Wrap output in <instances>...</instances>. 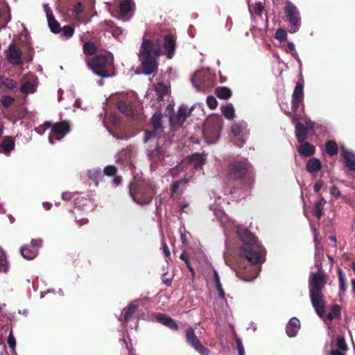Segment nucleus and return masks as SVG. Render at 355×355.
I'll return each mask as SVG.
<instances>
[{"label": "nucleus", "instance_id": "f257e3e1", "mask_svg": "<svg viewBox=\"0 0 355 355\" xmlns=\"http://www.w3.org/2000/svg\"><path fill=\"white\" fill-rule=\"evenodd\" d=\"M176 40L168 34L161 39L151 40L145 34L139 49L138 58L141 62L142 71L146 75H150L158 69V59L162 55H166L171 59L175 51Z\"/></svg>", "mask_w": 355, "mask_h": 355}, {"label": "nucleus", "instance_id": "f03ea898", "mask_svg": "<svg viewBox=\"0 0 355 355\" xmlns=\"http://www.w3.org/2000/svg\"><path fill=\"white\" fill-rule=\"evenodd\" d=\"M238 235L242 241L238 250L239 255L248 263H239L236 268V274L241 279L250 282L258 275V271L254 265L261 262V254L265 252V250L259 243L257 238L248 229L239 228Z\"/></svg>", "mask_w": 355, "mask_h": 355}, {"label": "nucleus", "instance_id": "7ed1b4c3", "mask_svg": "<svg viewBox=\"0 0 355 355\" xmlns=\"http://www.w3.org/2000/svg\"><path fill=\"white\" fill-rule=\"evenodd\" d=\"M326 283V276L322 271L312 273L309 280L310 300L316 313L320 318H322L325 313V300L322 290Z\"/></svg>", "mask_w": 355, "mask_h": 355}, {"label": "nucleus", "instance_id": "20e7f679", "mask_svg": "<svg viewBox=\"0 0 355 355\" xmlns=\"http://www.w3.org/2000/svg\"><path fill=\"white\" fill-rule=\"evenodd\" d=\"M129 193L132 200L139 205H148L156 194V186L149 180L134 178L129 184Z\"/></svg>", "mask_w": 355, "mask_h": 355}, {"label": "nucleus", "instance_id": "39448f33", "mask_svg": "<svg viewBox=\"0 0 355 355\" xmlns=\"http://www.w3.org/2000/svg\"><path fill=\"white\" fill-rule=\"evenodd\" d=\"M227 176L233 180H242L244 189L250 190L254 183L251 164L247 159L235 161L228 165Z\"/></svg>", "mask_w": 355, "mask_h": 355}, {"label": "nucleus", "instance_id": "423d86ee", "mask_svg": "<svg viewBox=\"0 0 355 355\" xmlns=\"http://www.w3.org/2000/svg\"><path fill=\"white\" fill-rule=\"evenodd\" d=\"M87 65L93 72L101 77L111 76V69L114 64V56L112 53L105 51L86 59Z\"/></svg>", "mask_w": 355, "mask_h": 355}, {"label": "nucleus", "instance_id": "0eeeda50", "mask_svg": "<svg viewBox=\"0 0 355 355\" xmlns=\"http://www.w3.org/2000/svg\"><path fill=\"white\" fill-rule=\"evenodd\" d=\"M223 124V119L219 115L213 114L207 118L204 123L202 133L207 144H215L218 141Z\"/></svg>", "mask_w": 355, "mask_h": 355}, {"label": "nucleus", "instance_id": "6e6552de", "mask_svg": "<svg viewBox=\"0 0 355 355\" xmlns=\"http://www.w3.org/2000/svg\"><path fill=\"white\" fill-rule=\"evenodd\" d=\"M39 128L43 130L51 128V134L49 136V141L54 144V140H60L70 132V126L67 121H63L52 123L51 121H45Z\"/></svg>", "mask_w": 355, "mask_h": 355}, {"label": "nucleus", "instance_id": "1a4fd4ad", "mask_svg": "<svg viewBox=\"0 0 355 355\" xmlns=\"http://www.w3.org/2000/svg\"><path fill=\"white\" fill-rule=\"evenodd\" d=\"M184 338L186 343L200 355H209L210 350L202 344L192 326H188L186 328Z\"/></svg>", "mask_w": 355, "mask_h": 355}, {"label": "nucleus", "instance_id": "9d476101", "mask_svg": "<svg viewBox=\"0 0 355 355\" xmlns=\"http://www.w3.org/2000/svg\"><path fill=\"white\" fill-rule=\"evenodd\" d=\"M162 114L160 112H155L151 117L150 125L151 130L145 131L144 141L147 142L153 137L161 134L163 130V125L162 122Z\"/></svg>", "mask_w": 355, "mask_h": 355}, {"label": "nucleus", "instance_id": "9b49d317", "mask_svg": "<svg viewBox=\"0 0 355 355\" xmlns=\"http://www.w3.org/2000/svg\"><path fill=\"white\" fill-rule=\"evenodd\" d=\"M149 159L155 164L162 163L165 157L166 151L162 146H159L157 141H155V146H148L147 148Z\"/></svg>", "mask_w": 355, "mask_h": 355}, {"label": "nucleus", "instance_id": "f8f14e48", "mask_svg": "<svg viewBox=\"0 0 355 355\" xmlns=\"http://www.w3.org/2000/svg\"><path fill=\"white\" fill-rule=\"evenodd\" d=\"M304 100V89L303 85L300 83H297L294 89V92L292 95V101H291V111L286 112V114L288 116H291L293 112L297 111L298 107H300V103H302Z\"/></svg>", "mask_w": 355, "mask_h": 355}, {"label": "nucleus", "instance_id": "ddd939ff", "mask_svg": "<svg viewBox=\"0 0 355 355\" xmlns=\"http://www.w3.org/2000/svg\"><path fill=\"white\" fill-rule=\"evenodd\" d=\"M6 58L13 65H20L22 64L21 52L15 44L12 43L9 46Z\"/></svg>", "mask_w": 355, "mask_h": 355}, {"label": "nucleus", "instance_id": "4468645a", "mask_svg": "<svg viewBox=\"0 0 355 355\" xmlns=\"http://www.w3.org/2000/svg\"><path fill=\"white\" fill-rule=\"evenodd\" d=\"M156 320L173 331H178L179 326L175 320L167 314L158 313L155 315Z\"/></svg>", "mask_w": 355, "mask_h": 355}, {"label": "nucleus", "instance_id": "2eb2a0df", "mask_svg": "<svg viewBox=\"0 0 355 355\" xmlns=\"http://www.w3.org/2000/svg\"><path fill=\"white\" fill-rule=\"evenodd\" d=\"M187 119V109L184 106H180L177 114L170 116V123L173 125L182 126Z\"/></svg>", "mask_w": 355, "mask_h": 355}, {"label": "nucleus", "instance_id": "dca6fc26", "mask_svg": "<svg viewBox=\"0 0 355 355\" xmlns=\"http://www.w3.org/2000/svg\"><path fill=\"white\" fill-rule=\"evenodd\" d=\"M300 328V320L297 318H292L286 327V334L289 337H294L297 335Z\"/></svg>", "mask_w": 355, "mask_h": 355}, {"label": "nucleus", "instance_id": "f3484780", "mask_svg": "<svg viewBox=\"0 0 355 355\" xmlns=\"http://www.w3.org/2000/svg\"><path fill=\"white\" fill-rule=\"evenodd\" d=\"M297 148L298 153L304 157H311L315 154V148L309 142H302Z\"/></svg>", "mask_w": 355, "mask_h": 355}, {"label": "nucleus", "instance_id": "a211bd4d", "mask_svg": "<svg viewBox=\"0 0 355 355\" xmlns=\"http://www.w3.org/2000/svg\"><path fill=\"white\" fill-rule=\"evenodd\" d=\"M21 254L26 259H33L37 254V248H35V245H32L31 243L29 245H24L21 248Z\"/></svg>", "mask_w": 355, "mask_h": 355}, {"label": "nucleus", "instance_id": "6ab92c4d", "mask_svg": "<svg viewBox=\"0 0 355 355\" xmlns=\"http://www.w3.org/2000/svg\"><path fill=\"white\" fill-rule=\"evenodd\" d=\"M15 143L14 139L10 136H6L3 137V141L0 144V148L3 150V153L6 155L15 149Z\"/></svg>", "mask_w": 355, "mask_h": 355}, {"label": "nucleus", "instance_id": "aec40b11", "mask_svg": "<svg viewBox=\"0 0 355 355\" xmlns=\"http://www.w3.org/2000/svg\"><path fill=\"white\" fill-rule=\"evenodd\" d=\"M295 136L299 143L304 142L307 139L308 130L306 127L302 123L295 124Z\"/></svg>", "mask_w": 355, "mask_h": 355}, {"label": "nucleus", "instance_id": "412c9836", "mask_svg": "<svg viewBox=\"0 0 355 355\" xmlns=\"http://www.w3.org/2000/svg\"><path fill=\"white\" fill-rule=\"evenodd\" d=\"M321 162L319 159L315 157L310 158L306 165V169L310 173L319 171L321 169Z\"/></svg>", "mask_w": 355, "mask_h": 355}, {"label": "nucleus", "instance_id": "4be33fe9", "mask_svg": "<svg viewBox=\"0 0 355 355\" xmlns=\"http://www.w3.org/2000/svg\"><path fill=\"white\" fill-rule=\"evenodd\" d=\"M342 155L345 159V166L350 171H355V155L346 150H343Z\"/></svg>", "mask_w": 355, "mask_h": 355}, {"label": "nucleus", "instance_id": "5701e85b", "mask_svg": "<svg viewBox=\"0 0 355 355\" xmlns=\"http://www.w3.org/2000/svg\"><path fill=\"white\" fill-rule=\"evenodd\" d=\"M286 13L290 22H297L300 19L297 9L292 4L287 5Z\"/></svg>", "mask_w": 355, "mask_h": 355}, {"label": "nucleus", "instance_id": "b1692460", "mask_svg": "<svg viewBox=\"0 0 355 355\" xmlns=\"http://www.w3.org/2000/svg\"><path fill=\"white\" fill-rule=\"evenodd\" d=\"M139 305L136 302L130 304L126 309H124V322L128 323L134 317V314Z\"/></svg>", "mask_w": 355, "mask_h": 355}, {"label": "nucleus", "instance_id": "393cba45", "mask_svg": "<svg viewBox=\"0 0 355 355\" xmlns=\"http://www.w3.org/2000/svg\"><path fill=\"white\" fill-rule=\"evenodd\" d=\"M73 15L80 19L88 15V8L81 3H78L73 6L72 9Z\"/></svg>", "mask_w": 355, "mask_h": 355}, {"label": "nucleus", "instance_id": "a878e982", "mask_svg": "<svg viewBox=\"0 0 355 355\" xmlns=\"http://www.w3.org/2000/svg\"><path fill=\"white\" fill-rule=\"evenodd\" d=\"M325 203L326 200L322 197L313 205L312 214L318 219H320L323 214V207Z\"/></svg>", "mask_w": 355, "mask_h": 355}, {"label": "nucleus", "instance_id": "bb28decb", "mask_svg": "<svg viewBox=\"0 0 355 355\" xmlns=\"http://www.w3.org/2000/svg\"><path fill=\"white\" fill-rule=\"evenodd\" d=\"M215 94L220 99L227 100L232 96V92L227 87H218L215 89Z\"/></svg>", "mask_w": 355, "mask_h": 355}, {"label": "nucleus", "instance_id": "cd10ccee", "mask_svg": "<svg viewBox=\"0 0 355 355\" xmlns=\"http://www.w3.org/2000/svg\"><path fill=\"white\" fill-rule=\"evenodd\" d=\"M117 107L126 116H132L133 114L132 107L130 103L121 100L117 103Z\"/></svg>", "mask_w": 355, "mask_h": 355}, {"label": "nucleus", "instance_id": "c85d7f7f", "mask_svg": "<svg viewBox=\"0 0 355 355\" xmlns=\"http://www.w3.org/2000/svg\"><path fill=\"white\" fill-rule=\"evenodd\" d=\"M83 51L87 57L96 54L98 51V47L93 42H86L83 44Z\"/></svg>", "mask_w": 355, "mask_h": 355}, {"label": "nucleus", "instance_id": "c756f323", "mask_svg": "<svg viewBox=\"0 0 355 355\" xmlns=\"http://www.w3.org/2000/svg\"><path fill=\"white\" fill-rule=\"evenodd\" d=\"M325 150L329 156H334L338 152V144L333 140H329L325 143Z\"/></svg>", "mask_w": 355, "mask_h": 355}, {"label": "nucleus", "instance_id": "7c9ffc66", "mask_svg": "<svg viewBox=\"0 0 355 355\" xmlns=\"http://www.w3.org/2000/svg\"><path fill=\"white\" fill-rule=\"evenodd\" d=\"M189 162L193 164L196 169L200 168L204 164L202 155L200 153L192 154L189 157Z\"/></svg>", "mask_w": 355, "mask_h": 355}, {"label": "nucleus", "instance_id": "2f4dec72", "mask_svg": "<svg viewBox=\"0 0 355 355\" xmlns=\"http://www.w3.org/2000/svg\"><path fill=\"white\" fill-rule=\"evenodd\" d=\"M221 112L227 119H232L235 116V110L232 103H228L221 107Z\"/></svg>", "mask_w": 355, "mask_h": 355}, {"label": "nucleus", "instance_id": "473e14b6", "mask_svg": "<svg viewBox=\"0 0 355 355\" xmlns=\"http://www.w3.org/2000/svg\"><path fill=\"white\" fill-rule=\"evenodd\" d=\"M340 306L338 304H334L331 308L330 312L327 315V320L331 322L335 318H340Z\"/></svg>", "mask_w": 355, "mask_h": 355}, {"label": "nucleus", "instance_id": "72a5a7b5", "mask_svg": "<svg viewBox=\"0 0 355 355\" xmlns=\"http://www.w3.org/2000/svg\"><path fill=\"white\" fill-rule=\"evenodd\" d=\"M88 177L90 180H93L96 185H98V182L102 180L103 175L100 168H93L89 170Z\"/></svg>", "mask_w": 355, "mask_h": 355}, {"label": "nucleus", "instance_id": "f704fd0d", "mask_svg": "<svg viewBox=\"0 0 355 355\" xmlns=\"http://www.w3.org/2000/svg\"><path fill=\"white\" fill-rule=\"evenodd\" d=\"M105 31L108 33L112 34L114 37H119L122 33V30L120 27L116 26L114 24H105Z\"/></svg>", "mask_w": 355, "mask_h": 355}, {"label": "nucleus", "instance_id": "c9c22d12", "mask_svg": "<svg viewBox=\"0 0 355 355\" xmlns=\"http://www.w3.org/2000/svg\"><path fill=\"white\" fill-rule=\"evenodd\" d=\"M134 2L132 0H123L120 3V10L123 15H127L132 10Z\"/></svg>", "mask_w": 355, "mask_h": 355}, {"label": "nucleus", "instance_id": "e433bc0d", "mask_svg": "<svg viewBox=\"0 0 355 355\" xmlns=\"http://www.w3.org/2000/svg\"><path fill=\"white\" fill-rule=\"evenodd\" d=\"M188 182L189 181L187 179H182L178 181L173 182V184L171 186V196L175 194L180 187L185 188Z\"/></svg>", "mask_w": 355, "mask_h": 355}, {"label": "nucleus", "instance_id": "4c0bfd02", "mask_svg": "<svg viewBox=\"0 0 355 355\" xmlns=\"http://www.w3.org/2000/svg\"><path fill=\"white\" fill-rule=\"evenodd\" d=\"M35 91V86L33 83L31 82L26 81L24 83H23L20 87V92L22 94H30V93H34Z\"/></svg>", "mask_w": 355, "mask_h": 355}, {"label": "nucleus", "instance_id": "58836bf2", "mask_svg": "<svg viewBox=\"0 0 355 355\" xmlns=\"http://www.w3.org/2000/svg\"><path fill=\"white\" fill-rule=\"evenodd\" d=\"M8 270V261L4 252L0 249V272H6Z\"/></svg>", "mask_w": 355, "mask_h": 355}, {"label": "nucleus", "instance_id": "ea45409f", "mask_svg": "<svg viewBox=\"0 0 355 355\" xmlns=\"http://www.w3.org/2000/svg\"><path fill=\"white\" fill-rule=\"evenodd\" d=\"M118 168L114 165H107L103 169V174L107 177H114L117 174Z\"/></svg>", "mask_w": 355, "mask_h": 355}, {"label": "nucleus", "instance_id": "a19ab883", "mask_svg": "<svg viewBox=\"0 0 355 355\" xmlns=\"http://www.w3.org/2000/svg\"><path fill=\"white\" fill-rule=\"evenodd\" d=\"M338 280H339V286L340 290L343 293H344L347 290V285L345 284L346 279L345 277V275L342 270V269H338Z\"/></svg>", "mask_w": 355, "mask_h": 355}, {"label": "nucleus", "instance_id": "79ce46f5", "mask_svg": "<svg viewBox=\"0 0 355 355\" xmlns=\"http://www.w3.org/2000/svg\"><path fill=\"white\" fill-rule=\"evenodd\" d=\"M61 36L66 39L71 37L74 33V28L71 26H64L61 28Z\"/></svg>", "mask_w": 355, "mask_h": 355}, {"label": "nucleus", "instance_id": "37998d69", "mask_svg": "<svg viewBox=\"0 0 355 355\" xmlns=\"http://www.w3.org/2000/svg\"><path fill=\"white\" fill-rule=\"evenodd\" d=\"M275 37L279 42H285L287 40V33L283 28H278L275 32Z\"/></svg>", "mask_w": 355, "mask_h": 355}, {"label": "nucleus", "instance_id": "c03bdc74", "mask_svg": "<svg viewBox=\"0 0 355 355\" xmlns=\"http://www.w3.org/2000/svg\"><path fill=\"white\" fill-rule=\"evenodd\" d=\"M7 343L8 346L12 349V354L17 355V353L15 352L16 340L12 331L10 332L8 335Z\"/></svg>", "mask_w": 355, "mask_h": 355}, {"label": "nucleus", "instance_id": "a18cd8bd", "mask_svg": "<svg viewBox=\"0 0 355 355\" xmlns=\"http://www.w3.org/2000/svg\"><path fill=\"white\" fill-rule=\"evenodd\" d=\"M155 92L157 94L166 95L168 92V88L164 83H158L155 86Z\"/></svg>", "mask_w": 355, "mask_h": 355}, {"label": "nucleus", "instance_id": "49530a36", "mask_svg": "<svg viewBox=\"0 0 355 355\" xmlns=\"http://www.w3.org/2000/svg\"><path fill=\"white\" fill-rule=\"evenodd\" d=\"M44 10L46 14L47 22H57L53 15L52 10L48 4L44 5Z\"/></svg>", "mask_w": 355, "mask_h": 355}, {"label": "nucleus", "instance_id": "de8ad7c7", "mask_svg": "<svg viewBox=\"0 0 355 355\" xmlns=\"http://www.w3.org/2000/svg\"><path fill=\"white\" fill-rule=\"evenodd\" d=\"M336 346L340 350L347 351L348 349L347 345L345 341V338L343 336H338L336 340Z\"/></svg>", "mask_w": 355, "mask_h": 355}, {"label": "nucleus", "instance_id": "09e8293b", "mask_svg": "<svg viewBox=\"0 0 355 355\" xmlns=\"http://www.w3.org/2000/svg\"><path fill=\"white\" fill-rule=\"evenodd\" d=\"M14 101L15 99L10 96H2L1 100L2 105L6 108L10 107L11 105L14 103Z\"/></svg>", "mask_w": 355, "mask_h": 355}, {"label": "nucleus", "instance_id": "8fccbe9b", "mask_svg": "<svg viewBox=\"0 0 355 355\" xmlns=\"http://www.w3.org/2000/svg\"><path fill=\"white\" fill-rule=\"evenodd\" d=\"M206 102L207 106L211 110L216 109L218 105V101L213 96H208Z\"/></svg>", "mask_w": 355, "mask_h": 355}, {"label": "nucleus", "instance_id": "3c124183", "mask_svg": "<svg viewBox=\"0 0 355 355\" xmlns=\"http://www.w3.org/2000/svg\"><path fill=\"white\" fill-rule=\"evenodd\" d=\"M232 132L234 135L238 136L243 130V127L240 123H234L231 127Z\"/></svg>", "mask_w": 355, "mask_h": 355}, {"label": "nucleus", "instance_id": "603ef678", "mask_svg": "<svg viewBox=\"0 0 355 355\" xmlns=\"http://www.w3.org/2000/svg\"><path fill=\"white\" fill-rule=\"evenodd\" d=\"M322 257V254L320 252H316L315 253V266L319 268V271H322V262L321 259Z\"/></svg>", "mask_w": 355, "mask_h": 355}, {"label": "nucleus", "instance_id": "864d4df0", "mask_svg": "<svg viewBox=\"0 0 355 355\" xmlns=\"http://www.w3.org/2000/svg\"><path fill=\"white\" fill-rule=\"evenodd\" d=\"M250 10L251 12H254L256 14L260 15L263 10V7L261 3H257L252 8L250 7Z\"/></svg>", "mask_w": 355, "mask_h": 355}, {"label": "nucleus", "instance_id": "5fc2aeb1", "mask_svg": "<svg viewBox=\"0 0 355 355\" xmlns=\"http://www.w3.org/2000/svg\"><path fill=\"white\" fill-rule=\"evenodd\" d=\"M1 85H3V87H5L6 88L8 89L12 90V89L16 88L17 83L15 81H14L13 80H7V81L2 83Z\"/></svg>", "mask_w": 355, "mask_h": 355}, {"label": "nucleus", "instance_id": "6e6d98bb", "mask_svg": "<svg viewBox=\"0 0 355 355\" xmlns=\"http://www.w3.org/2000/svg\"><path fill=\"white\" fill-rule=\"evenodd\" d=\"M236 343L239 352V355H245L244 347L241 339L237 338L236 339Z\"/></svg>", "mask_w": 355, "mask_h": 355}, {"label": "nucleus", "instance_id": "4d7b16f0", "mask_svg": "<svg viewBox=\"0 0 355 355\" xmlns=\"http://www.w3.org/2000/svg\"><path fill=\"white\" fill-rule=\"evenodd\" d=\"M50 30L53 33H59L61 32L60 24H48Z\"/></svg>", "mask_w": 355, "mask_h": 355}, {"label": "nucleus", "instance_id": "13d9d810", "mask_svg": "<svg viewBox=\"0 0 355 355\" xmlns=\"http://www.w3.org/2000/svg\"><path fill=\"white\" fill-rule=\"evenodd\" d=\"M162 249L165 255V257L167 259H170V257H171L170 250H169V248L165 241H162Z\"/></svg>", "mask_w": 355, "mask_h": 355}, {"label": "nucleus", "instance_id": "bf43d9fd", "mask_svg": "<svg viewBox=\"0 0 355 355\" xmlns=\"http://www.w3.org/2000/svg\"><path fill=\"white\" fill-rule=\"evenodd\" d=\"M330 193L335 196L336 198H338L339 196H340V190L339 189L335 186V185H333L331 189H330Z\"/></svg>", "mask_w": 355, "mask_h": 355}, {"label": "nucleus", "instance_id": "052dcab7", "mask_svg": "<svg viewBox=\"0 0 355 355\" xmlns=\"http://www.w3.org/2000/svg\"><path fill=\"white\" fill-rule=\"evenodd\" d=\"M324 182L322 180H318L314 186H313V191L315 193H318L319 191L321 189V188L323 187Z\"/></svg>", "mask_w": 355, "mask_h": 355}, {"label": "nucleus", "instance_id": "680f3d73", "mask_svg": "<svg viewBox=\"0 0 355 355\" xmlns=\"http://www.w3.org/2000/svg\"><path fill=\"white\" fill-rule=\"evenodd\" d=\"M162 200H163V198L161 195H159L155 198V207H156V209L157 211L161 209V206L162 204Z\"/></svg>", "mask_w": 355, "mask_h": 355}, {"label": "nucleus", "instance_id": "e2e57ef3", "mask_svg": "<svg viewBox=\"0 0 355 355\" xmlns=\"http://www.w3.org/2000/svg\"><path fill=\"white\" fill-rule=\"evenodd\" d=\"M113 180H112V182L116 185V186H120L122 184V182H123V178L121 176H119V175H115L113 177Z\"/></svg>", "mask_w": 355, "mask_h": 355}, {"label": "nucleus", "instance_id": "0e129e2a", "mask_svg": "<svg viewBox=\"0 0 355 355\" xmlns=\"http://www.w3.org/2000/svg\"><path fill=\"white\" fill-rule=\"evenodd\" d=\"M198 81L200 82V83H202V80L200 78V73H196L193 77V83H194L195 86L197 87H200L201 86L198 85L197 83Z\"/></svg>", "mask_w": 355, "mask_h": 355}, {"label": "nucleus", "instance_id": "69168bd1", "mask_svg": "<svg viewBox=\"0 0 355 355\" xmlns=\"http://www.w3.org/2000/svg\"><path fill=\"white\" fill-rule=\"evenodd\" d=\"M216 288L218 292L219 297L221 299H225V293L222 286H217Z\"/></svg>", "mask_w": 355, "mask_h": 355}, {"label": "nucleus", "instance_id": "338daca9", "mask_svg": "<svg viewBox=\"0 0 355 355\" xmlns=\"http://www.w3.org/2000/svg\"><path fill=\"white\" fill-rule=\"evenodd\" d=\"M295 112L292 113V115L291 116H293V122L296 124V123H299L298 121L301 119L302 116L299 114H296Z\"/></svg>", "mask_w": 355, "mask_h": 355}, {"label": "nucleus", "instance_id": "774afa93", "mask_svg": "<svg viewBox=\"0 0 355 355\" xmlns=\"http://www.w3.org/2000/svg\"><path fill=\"white\" fill-rule=\"evenodd\" d=\"M330 355H345L342 353L339 349H332L330 352Z\"/></svg>", "mask_w": 355, "mask_h": 355}]
</instances>
